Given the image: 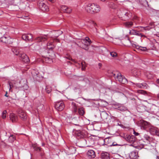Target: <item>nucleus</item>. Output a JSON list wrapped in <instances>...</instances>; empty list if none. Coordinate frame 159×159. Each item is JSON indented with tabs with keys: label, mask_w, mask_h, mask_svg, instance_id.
Here are the masks:
<instances>
[{
	"label": "nucleus",
	"mask_w": 159,
	"mask_h": 159,
	"mask_svg": "<svg viewBox=\"0 0 159 159\" xmlns=\"http://www.w3.org/2000/svg\"><path fill=\"white\" fill-rule=\"evenodd\" d=\"M85 8L88 12L91 13H98L100 10L99 5L94 3H88L85 6Z\"/></svg>",
	"instance_id": "obj_1"
},
{
	"label": "nucleus",
	"mask_w": 159,
	"mask_h": 159,
	"mask_svg": "<svg viewBox=\"0 0 159 159\" xmlns=\"http://www.w3.org/2000/svg\"><path fill=\"white\" fill-rule=\"evenodd\" d=\"M118 13L120 14L121 18L124 17L126 20L130 18L132 16V13L130 11L125 9H122L120 11H119Z\"/></svg>",
	"instance_id": "obj_2"
},
{
	"label": "nucleus",
	"mask_w": 159,
	"mask_h": 159,
	"mask_svg": "<svg viewBox=\"0 0 159 159\" xmlns=\"http://www.w3.org/2000/svg\"><path fill=\"white\" fill-rule=\"evenodd\" d=\"M38 6L40 9L43 11H48V6L44 0H39L38 2Z\"/></svg>",
	"instance_id": "obj_3"
},
{
	"label": "nucleus",
	"mask_w": 159,
	"mask_h": 159,
	"mask_svg": "<svg viewBox=\"0 0 159 159\" xmlns=\"http://www.w3.org/2000/svg\"><path fill=\"white\" fill-rule=\"evenodd\" d=\"M139 126L142 129L146 130L149 127V123L143 120H141L139 121Z\"/></svg>",
	"instance_id": "obj_4"
},
{
	"label": "nucleus",
	"mask_w": 159,
	"mask_h": 159,
	"mask_svg": "<svg viewBox=\"0 0 159 159\" xmlns=\"http://www.w3.org/2000/svg\"><path fill=\"white\" fill-rule=\"evenodd\" d=\"M55 108L58 111H61L64 108L65 106L62 101H57L55 102Z\"/></svg>",
	"instance_id": "obj_5"
},
{
	"label": "nucleus",
	"mask_w": 159,
	"mask_h": 159,
	"mask_svg": "<svg viewBox=\"0 0 159 159\" xmlns=\"http://www.w3.org/2000/svg\"><path fill=\"white\" fill-rule=\"evenodd\" d=\"M19 57L20 60L23 61L25 63H27L30 60L28 57L25 53H23V52L20 53L19 56L18 57Z\"/></svg>",
	"instance_id": "obj_6"
},
{
	"label": "nucleus",
	"mask_w": 159,
	"mask_h": 159,
	"mask_svg": "<svg viewBox=\"0 0 159 159\" xmlns=\"http://www.w3.org/2000/svg\"><path fill=\"white\" fill-rule=\"evenodd\" d=\"M12 39L9 37L3 36L0 39V41L8 44H11L12 43Z\"/></svg>",
	"instance_id": "obj_7"
},
{
	"label": "nucleus",
	"mask_w": 159,
	"mask_h": 159,
	"mask_svg": "<svg viewBox=\"0 0 159 159\" xmlns=\"http://www.w3.org/2000/svg\"><path fill=\"white\" fill-rule=\"evenodd\" d=\"M125 138L126 141L131 144H133L136 140L135 136L132 135H126L125 136Z\"/></svg>",
	"instance_id": "obj_8"
},
{
	"label": "nucleus",
	"mask_w": 159,
	"mask_h": 159,
	"mask_svg": "<svg viewBox=\"0 0 159 159\" xmlns=\"http://www.w3.org/2000/svg\"><path fill=\"white\" fill-rule=\"evenodd\" d=\"M116 80H118L120 83L123 84H126L127 83V80L123 77L120 73L116 78Z\"/></svg>",
	"instance_id": "obj_9"
},
{
	"label": "nucleus",
	"mask_w": 159,
	"mask_h": 159,
	"mask_svg": "<svg viewBox=\"0 0 159 159\" xmlns=\"http://www.w3.org/2000/svg\"><path fill=\"white\" fill-rule=\"evenodd\" d=\"M20 117L23 120H25L27 118V115L25 112L23 110L19 109L18 112Z\"/></svg>",
	"instance_id": "obj_10"
},
{
	"label": "nucleus",
	"mask_w": 159,
	"mask_h": 159,
	"mask_svg": "<svg viewBox=\"0 0 159 159\" xmlns=\"http://www.w3.org/2000/svg\"><path fill=\"white\" fill-rule=\"evenodd\" d=\"M22 38L26 41H32L33 40V36L31 34H23L22 36Z\"/></svg>",
	"instance_id": "obj_11"
},
{
	"label": "nucleus",
	"mask_w": 159,
	"mask_h": 159,
	"mask_svg": "<svg viewBox=\"0 0 159 159\" xmlns=\"http://www.w3.org/2000/svg\"><path fill=\"white\" fill-rule=\"evenodd\" d=\"M114 105L116 107V109L119 110L124 111L128 110V108L126 107L123 104H120L118 103H116L114 104Z\"/></svg>",
	"instance_id": "obj_12"
},
{
	"label": "nucleus",
	"mask_w": 159,
	"mask_h": 159,
	"mask_svg": "<svg viewBox=\"0 0 159 159\" xmlns=\"http://www.w3.org/2000/svg\"><path fill=\"white\" fill-rule=\"evenodd\" d=\"M101 118L104 121H107L109 117L108 114L105 111H102L100 112Z\"/></svg>",
	"instance_id": "obj_13"
},
{
	"label": "nucleus",
	"mask_w": 159,
	"mask_h": 159,
	"mask_svg": "<svg viewBox=\"0 0 159 159\" xmlns=\"http://www.w3.org/2000/svg\"><path fill=\"white\" fill-rule=\"evenodd\" d=\"M61 10L64 12L68 13H70L72 11V10L70 8H69L67 7L65 5H62L61 7Z\"/></svg>",
	"instance_id": "obj_14"
},
{
	"label": "nucleus",
	"mask_w": 159,
	"mask_h": 159,
	"mask_svg": "<svg viewBox=\"0 0 159 159\" xmlns=\"http://www.w3.org/2000/svg\"><path fill=\"white\" fill-rule=\"evenodd\" d=\"M21 49V48H13L12 49V51L15 54L18 56L19 57L22 52Z\"/></svg>",
	"instance_id": "obj_15"
},
{
	"label": "nucleus",
	"mask_w": 159,
	"mask_h": 159,
	"mask_svg": "<svg viewBox=\"0 0 159 159\" xmlns=\"http://www.w3.org/2000/svg\"><path fill=\"white\" fill-rule=\"evenodd\" d=\"M87 156L89 158H93L96 156L95 153L93 150H90L87 152Z\"/></svg>",
	"instance_id": "obj_16"
},
{
	"label": "nucleus",
	"mask_w": 159,
	"mask_h": 159,
	"mask_svg": "<svg viewBox=\"0 0 159 159\" xmlns=\"http://www.w3.org/2000/svg\"><path fill=\"white\" fill-rule=\"evenodd\" d=\"M129 157L131 159H136L138 157V152L137 151L131 152L129 154Z\"/></svg>",
	"instance_id": "obj_17"
},
{
	"label": "nucleus",
	"mask_w": 159,
	"mask_h": 159,
	"mask_svg": "<svg viewBox=\"0 0 159 159\" xmlns=\"http://www.w3.org/2000/svg\"><path fill=\"white\" fill-rule=\"evenodd\" d=\"M47 39V36L46 35L40 36L36 39V41L38 42H44Z\"/></svg>",
	"instance_id": "obj_18"
},
{
	"label": "nucleus",
	"mask_w": 159,
	"mask_h": 159,
	"mask_svg": "<svg viewBox=\"0 0 159 159\" xmlns=\"http://www.w3.org/2000/svg\"><path fill=\"white\" fill-rule=\"evenodd\" d=\"M132 46L134 48H135L137 49L139 51H144L146 50H147V49L146 48L141 47V46H139L138 45H137L136 44H132Z\"/></svg>",
	"instance_id": "obj_19"
},
{
	"label": "nucleus",
	"mask_w": 159,
	"mask_h": 159,
	"mask_svg": "<svg viewBox=\"0 0 159 159\" xmlns=\"http://www.w3.org/2000/svg\"><path fill=\"white\" fill-rule=\"evenodd\" d=\"M149 131L152 135H154L157 132V129L153 126H149Z\"/></svg>",
	"instance_id": "obj_20"
},
{
	"label": "nucleus",
	"mask_w": 159,
	"mask_h": 159,
	"mask_svg": "<svg viewBox=\"0 0 159 159\" xmlns=\"http://www.w3.org/2000/svg\"><path fill=\"white\" fill-rule=\"evenodd\" d=\"M101 158L102 159H107L110 158V154L107 152H102L101 154Z\"/></svg>",
	"instance_id": "obj_21"
},
{
	"label": "nucleus",
	"mask_w": 159,
	"mask_h": 159,
	"mask_svg": "<svg viewBox=\"0 0 159 159\" xmlns=\"http://www.w3.org/2000/svg\"><path fill=\"white\" fill-rule=\"evenodd\" d=\"M75 135L76 137H78V138H81L84 137V134L80 130H77L75 132Z\"/></svg>",
	"instance_id": "obj_22"
},
{
	"label": "nucleus",
	"mask_w": 159,
	"mask_h": 159,
	"mask_svg": "<svg viewBox=\"0 0 159 159\" xmlns=\"http://www.w3.org/2000/svg\"><path fill=\"white\" fill-rule=\"evenodd\" d=\"M136 87L140 88L146 89L147 88V84L146 83H133Z\"/></svg>",
	"instance_id": "obj_23"
},
{
	"label": "nucleus",
	"mask_w": 159,
	"mask_h": 159,
	"mask_svg": "<svg viewBox=\"0 0 159 159\" xmlns=\"http://www.w3.org/2000/svg\"><path fill=\"white\" fill-rule=\"evenodd\" d=\"M130 33L132 34H134L141 36V37L143 36L145 37L144 35L142 34L141 33H139V31L135 30H132L130 31Z\"/></svg>",
	"instance_id": "obj_24"
},
{
	"label": "nucleus",
	"mask_w": 159,
	"mask_h": 159,
	"mask_svg": "<svg viewBox=\"0 0 159 159\" xmlns=\"http://www.w3.org/2000/svg\"><path fill=\"white\" fill-rule=\"evenodd\" d=\"M10 118L12 122H14L17 120L18 117L15 114L11 113L10 115Z\"/></svg>",
	"instance_id": "obj_25"
},
{
	"label": "nucleus",
	"mask_w": 159,
	"mask_h": 159,
	"mask_svg": "<svg viewBox=\"0 0 159 159\" xmlns=\"http://www.w3.org/2000/svg\"><path fill=\"white\" fill-rule=\"evenodd\" d=\"M105 144L107 145L108 146H111L112 142V139L111 138H107L104 140Z\"/></svg>",
	"instance_id": "obj_26"
},
{
	"label": "nucleus",
	"mask_w": 159,
	"mask_h": 159,
	"mask_svg": "<svg viewBox=\"0 0 159 159\" xmlns=\"http://www.w3.org/2000/svg\"><path fill=\"white\" fill-rule=\"evenodd\" d=\"M47 48L50 50H52L55 48V46L52 44V43H48L47 45Z\"/></svg>",
	"instance_id": "obj_27"
},
{
	"label": "nucleus",
	"mask_w": 159,
	"mask_h": 159,
	"mask_svg": "<svg viewBox=\"0 0 159 159\" xmlns=\"http://www.w3.org/2000/svg\"><path fill=\"white\" fill-rule=\"evenodd\" d=\"M124 25L127 28H129L133 25V23L132 22H126L124 23Z\"/></svg>",
	"instance_id": "obj_28"
},
{
	"label": "nucleus",
	"mask_w": 159,
	"mask_h": 159,
	"mask_svg": "<svg viewBox=\"0 0 159 159\" xmlns=\"http://www.w3.org/2000/svg\"><path fill=\"white\" fill-rule=\"evenodd\" d=\"M78 112L80 115L83 116L84 114V111L83 108L81 107L78 109Z\"/></svg>",
	"instance_id": "obj_29"
},
{
	"label": "nucleus",
	"mask_w": 159,
	"mask_h": 159,
	"mask_svg": "<svg viewBox=\"0 0 159 159\" xmlns=\"http://www.w3.org/2000/svg\"><path fill=\"white\" fill-rule=\"evenodd\" d=\"M84 42L87 46L89 45L91 43V40L89 39V38L87 37L85 38Z\"/></svg>",
	"instance_id": "obj_30"
},
{
	"label": "nucleus",
	"mask_w": 159,
	"mask_h": 159,
	"mask_svg": "<svg viewBox=\"0 0 159 159\" xmlns=\"http://www.w3.org/2000/svg\"><path fill=\"white\" fill-rule=\"evenodd\" d=\"M8 85L9 86V91L12 92V90L11 89L13 88L14 87L13 83L11 82L8 81Z\"/></svg>",
	"instance_id": "obj_31"
},
{
	"label": "nucleus",
	"mask_w": 159,
	"mask_h": 159,
	"mask_svg": "<svg viewBox=\"0 0 159 159\" xmlns=\"http://www.w3.org/2000/svg\"><path fill=\"white\" fill-rule=\"evenodd\" d=\"M15 140V138L12 134L11 135L9 138V141L10 142H12Z\"/></svg>",
	"instance_id": "obj_32"
},
{
	"label": "nucleus",
	"mask_w": 159,
	"mask_h": 159,
	"mask_svg": "<svg viewBox=\"0 0 159 159\" xmlns=\"http://www.w3.org/2000/svg\"><path fill=\"white\" fill-rule=\"evenodd\" d=\"M138 92L139 93L143 94L144 95H147V93L145 91L143 90H139L138 91Z\"/></svg>",
	"instance_id": "obj_33"
},
{
	"label": "nucleus",
	"mask_w": 159,
	"mask_h": 159,
	"mask_svg": "<svg viewBox=\"0 0 159 159\" xmlns=\"http://www.w3.org/2000/svg\"><path fill=\"white\" fill-rule=\"evenodd\" d=\"M77 119L76 118H74L73 119H72V122L74 125H76L79 126V123H78V121H77L76 122H75V121L77 120Z\"/></svg>",
	"instance_id": "obj_34"
},
{
	"label": "nucleus",
	"mask_w": 159,
	"mask_h": 159,
	"mask_svg": "<svg viewBox=\"0 0 159 159\" xmlns=\"http://www.w3.org/2000/svg\"><path fill=\"white\" fill-rule=\"evenodd\" d=\"M119 73H120L118 72H116L115 73H112L111 76H113L116 80L117 76H118L119 74Z\"/></svg>",
	"instance_id": "obj_35"
},
{
	"label": "nucleus",
	"mask_w": 159,
	"mask_h": 159,
	"mask_svg": "<svg viewBox=\"0 0 159 159\" xmlns=\"http://www.w3.org/2000/svg\"><path fill=\"white\" fill-rule=\"evenodd\" d=\"M140 28H142L143 30H150L152 28V27H150L149 26H146V27H140Z\"/></svg>",
	"instance_id": "obj_36"
},
{
	"label": "nucleus",
	"mask_w": 159,
	"mask_h": 159,
	"mask_svg": "<svg viewBox=\"0 0 159 159\" xmlns=\"http://www.w3.org/2000/svg\"><path fill=\"white\" fill-rule=\"evenodd\" d=\"M33 148H34V150L36 151H41V148L40 147H38L37 145H32Z\"/></svg>",
	"instance_id": "obj_37"
},
{
	"label": "nucleus",
	"mask_w": 159,
	"mask_h": 159,
	"mask_svg": "<svg viewBox=\"0 0 159 159\" xmlns=\"http://www.w3.org/2000/svg\"><path fill=\"white\" fill-rule=\"evenodd\" d=\"M121 145L120 144H119L117 143V142H111V144L110 146H120Z\"/></svg>",
	"instance_id": "obj_38"
},
{
	"label": "nucleus",
	"mask_w": 159,
	"mask_h": 159,
	"mask_svg": "<svg viewBox=\"0 0 159 159\" xmlns=\"http://www.w3.org/2000/svg\"><path fill=\"white\" fill-rule=\"evenodd\" d=\"M7 113V111L6 110H4L3 111L2 113V118L4 119L6 117V114Z\"/></svg>",
	"instance_id": "obj_39"
},
{
	"label": "nucleus",
	"mask_w": 159,
	"mask_h": 159,
	"mask_svg": "<svg viewBox=\"0 0 159 159\" xmlns=\"http://www.w3.org/2000/svg\"><path fill=\"white\" fill-rule=\"evenodd\" d=\"M111 55L113 57H115L117 55V54L116 52H111L110 53Z\"/></svg>",
	"instance_id": "obj_40"
},
{
	"label": "nucleus",
	"mask_w": 159,
	"mask_h": 159,
	"mask_svg": "<svg viewBox=\"0 0 159 159\" xmlns=\"http://www.w3.org/2000/svg\"><path fill=\"white\" fill-rule=\"evenodd\" d=\"M73 112L75 114H76L77 112V106L72 108Z\"/></svg>",
	"instance_id": "obj_41"
},
{
	"label": "nucleus",
	"mask_w": 159,
	"mask_h": 159,
	"mask_svg": "<svg viewBox=\"0 0 159 159\" xmlns=\"http://www.w3.org/2000/svg\"><path fill=\"white\" fill-rule=\"evenodd\" d=\"M144 138L147 141H149L150 139V137L148 135L145 134L144 136Z\"/></svg>",
	"instance_id": "obj_42"
},
{
	"label": "nucleus",
	"mask_w": 159,
	"mask_h": 159,
	"mask_svg": "<svg viewBox=\"0 0 159 159\" xmlns=\"http://www.w3.org/2000/svg\"><path fill=\"white\" fill-rule=\"evenodd\" d=\"M45 89L46 92L48 93H50L51 90V89L50 88H49L47 87H46Z\"/></svg>",
	"instance_id": "obj_43"
},
{
	"label": "nucleus",
	"mask_w": 159,
	"mask_h": 159,
	"mask_svg": "<svg viewBox=\"0 0 159 159\" xmlns=\"http://www.w3.org/2000/svg\"><path fill=\"white\" fill-rule=\"evenodd\" d=\"M81 65L82 66V70H84L85 69V66H84V63H83V62H81Z\"/></svg>",
	"instance_id": "obj_44"
},
{
	"label": "nucleus",
	"mask_w": 159,
	"mask_h": 159,
	"mask_svg": "<svg viewBox=\"0 0 159 159\" xmlns=\"http://www.w3.org/2000/svg\"><path fill=\"white\" fill-rule=\"evenodd\" d=\"M71 104L72 106V108L77 106L76 104L73 102H72Z\"/></svg>",
	"instance_id": "obj_45"
},
{
	"label": "nucleus",
	"mask_w": 159,
	"mask_h": 159,
	"mask_svg": "<svg viewBox=\"0 0 159 159\" xmlns=\"http://www.w3.org/2000/svg\"><path fill=\"white\" fill-rule=\"evenodd\" d=\"M133 134L135 136H138L139 135V134L137 132H136L135 131H134Z\"/></svg>",
	"instance_id": "obj_46"
},
{
	"label": "nucleus",
	"mask_w": 159,
	"mask_h": 159,
	"mask_svg": "<svg viewBox=\"0 0 159 159\" xmlns=\"http://www.w3.org/2000/svg\"><path fill=\"white\" fill-rule=\"evenodd\" d=\"M145 1V0H139V2L142 4H143V2H144Z\"/></svg>",
	"instance_id": "obj_47"
},
{
	"label": "nucleus",
	"mask_w": 159,
	"mask_h": 159,
	"mask_svg": "<svg viewBox=\"0 0 159 159\" xmlns=\"http://www.w3.org/2000/svg\"><path fill=\"white\" fill-rule=\"evenodd\" d=\"M149 25L151 26H154V22H151L149 23Z\"/></svg>",
	"instance_id": "obj_48"
},
{
	"label": "nucleus",
	"mask_w": 159,
	"mask_h": 159,
	"mask_svg": "<svg viewBox=\"0 0 159 159\" xmlns=\"http://www.w3.org/2000/svg\"><path fill=\"white\" fill-rule=\"evenodd\" d=\"M48 60H49L48 62L51 63V62H52V61L51 59L48 58Z\"/></svg>",
	"instance_id": "obj_49"
},
{
	"label": "nucleus",
	"mask_w": 159,
	"mask_h": 159,
	"mask_svg": "<svg viewBox=\"0 0 159 159\" xmlns=\"http://www.w3.org/2000/svg\"><path fill=\"white\" fill-rule=\"evenodd\" d=\"M98 65L99 66V68H100V67L102 66V64L101 63H99L98 64Z\"/></svg>",
	"instance_id": "obj_50"
},
{
	"label": "nucleus",
	"mask_w": 159,
	"mask_h": 159,
	"mask_svg": "<svg viewBox=\"0 0 159 159\" xmlns=\"http://www.w3.org/2000/svg\"><path fill=\"white\" fill-rule=\"evenodd\" d=\"M155 134H156L157 135L159 136V132L157 130V132Z\"/></svg>",
	"instance_id": "obj_51"
},
{
	"label": "nucleus",
	"mask_w": 159,
	"mask_h": 159,
	"mask_svg": "<svg viewBox=\"0 0 159 159\" xmlns=\"http://www.w3.org/2000/svg\"><path fill=\"white\" fill-rule=\"evenodd\" d=\"M48 0L50 1L52 3H54L55 1V0Z\"/></svg>",
	"instance_id": "obj_52"
},
{
	"label": "nucleus",
	"mask_w": 159,
	"mask_h": 159,
	"mask_svg": "<svg viewBox=\"0 0 159 159\" xmlns=\"http://www.w3.org/2000/svg\"><path fill=\"white\" fill-rule=\"evenodd\" d=\"M92 24H93V25H94V26H95V25H96V23L94 22L93 21H92Z\"/></svg>",
	"instance_id": "obj_53"
},
{
	"label": "nucleus",
	"mask_w": 159,
	"mask_h": 159,
	"mask_svg": "<svg viewBox=\"0 0 159 159\" xmlns=\"http://www.w3.org/2000/svg\"><path fill=\"white\" fill-rule=\"evenodd\" d=\"M7 92H6V93L5 94V96L6 97H8V96L7 95Z\"/></svg>",
	"instance_id": "obj_54"
},
{
	"label": "nucleus",
	"mask_w": 159,
	"mask_h": 159,
	"mask_svg": "<svg viewBox=\"0 0 159 159\" xmlns=\"http://www.w3.org/2000/svg\"><path fill=\"white\" fill-rule=\"evenodd\" d=\"M157 159H159V157L158 156H157Z\"/></svg>",
	"instance_id": "obj_55"
},
{
	"label": "nucleus",
	"mask_w": 159,
	"mask_h": 159,
	"mask_svg": "<svg viewBox=\"0 0 159 159\" xmlns=\"http://www.w3.org/2000/svg\"><path fill=\"white\" fill-rule=\"evenodd\" d=\"M157 98H159V94H158L157 95Z\"/></svg>",
	"instance_id": "obj_56"
},
{
	"label": "nucleus",
	"mask_w": 159,
	"mask_h": 159,
	"mask_svg": "<svg viewBox=\"0 0 159 159\" xmlns=\"http://www.w3.org/2000/svg\"><path fill=\"white\" fill-rule=\"evenodd\" d=\"M157 82L159 84V79L157 80Z\"/></svg>",
	"instance_id": "obj_57"
},
{
	"label": "nucleus",
	"mask_w": 159,
	"mask_h": 159,
	"mask_svg": "<svg viewBox=\"0 0 159 159\" xmlns=\"http://www.w3.org/2000/svg\"><path fill=\"white\" fill-rule=\"evenodd\" d=\"M101 1L104 2L105 1V0H101Z\"/></svg>",
	"instance_id": "obj_58"
},
{
	"label": "nucleus",
	"mask_w": 159,
	"mask_h": 159,
	"mask_svg": "<svg viewBox=\"0 0 159 159\" xmlns=\"http://www.w3.org/2000/svg\"><path fill=\"white\" fill-rule=\"evenodd\" d=\"M0 159H4L3 158H0Z\"/></svg>",
	"instance_id": "obj_59"
},
{
	"label": "nucleus",
	"mask_w": 159,
	"mask_h": 159,
	"mask_svg": "<svg viewBox=\"0 0 159 159\" xmlns=\"http://www.w3.org/2000/svg\"><path fill=\"white\" fill-rule=\"evenodd\" d=\"M16 87V89H17V87Z\"/></svg>",
	"instance_id": "obj_60"
}]
</instances>
